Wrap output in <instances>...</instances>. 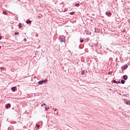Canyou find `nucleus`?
<instances>
[{"mask_svg": "<svg viewBox=\"0 0 130 130\" xmlns=\"http://www.w3.org/2000/svg\"><path fill=\"white\" fill-rule=\"evenodd\" d=\"M59 40L60 42H66V38L63 36H60L59 37Z\"/></svg>", "mask_w": 130, "mask_h": 130, "instance_id": "nucleus-1", "label": "nucleus"}, {"mask_svg": "<svg viewBox=\"0 0 130 130\" xmlns=\"http://www.w3.org/2000/svg\"><path fill=\"white\" fill-rule=\"evenodd\" d=\"M127 68H128V66L127 64H125L123 66H122L121 67V69L122 70V71H125V70H126V69H127Z\"/></svg>", "mask_w": 130, "mask_h": 130, "instance_id": "nucleus-2", "label": "nucleus"}, {"mask_svg": "<svg viewBox=\"0 0 130 130\" xmlns=\"http://www.w3.org/2000/svg\"><path fill=\"white\" fill-rule=\"evenodd\" d=\"M106 16H108V17H110V16H111V15H112V13L111 12H110V11H107L106 12Z\"/></svg>", "mask_w": 130, "mask_h": 130, "instance_id": "nucleus-3", "label": "nucleus"}, {"mask_svg": "<svg viewBox=\"0 0 130 130\" xmlns=\"http://www.w3.org/2000/svg\"><path fill=\"white\" fill-rule=\"evenodd\" d=\"M85 33L86 35H91V31L88 29H85Z\"/></svg>", "mask_w": 130, "mask_h": 130, "instance_id": "nucleus-4", "label": "nucleus"}, {"mask_svg": "<svg viewBox=\"0 0 130 130\" xmlns=\"http://www.w3.org/2000/svg\"><path fill=\"white\" fill-rule=\"evenodd\" d=\"M5 108L6 109H9V108H11V104H6Z\"/></svg>", "mask_w": 130, "mask_h": 130, "instance_id": "nucleus-5", "label": "nucleus"}, {"mask_svg": "<svg viewBox=\"0 0 130 130\" xmlns=\"http://www.w3.org/2000/svg\"><path fill=\"white\" fill-rule=\"evenodd\" d=\"M16 90H17V87L16 86H13L11 88L12 92H16Z\"/></svg>", "mask_w": 130, "mask_h": 130, "instance_id": "nucleus-6", "label": "nucleus"}, {"mask_svg": "<svg viewBox=\"0 0 130 130\" xmlns=\"http://www.w3.org/2000/svg\"><path fill=\"white\" fill-rule=\"evenodd\" d=\"M81 75H82V76H84V75H85V70H83L82 69H81Z\"/></svg>", "mask_w": 130, "mask_h": 130, "instance_id": "nucleus-7", "label": "nucleus"}, {"mask_svg": "<svg viewBox=\"0 0 130 130\" xmlns=\"http://www.w3.org/2000/svg\"><path fill=\"white\" fill-rule=\"evenodd\" d=\"M127 78H128L127 75H125L123 76V79L124 80H127Z\"/></svg>", "mask_w": 130, "mask_h": 130, "instance_id": "nucleus-8", "label": "nucleus"}, {"mask_svg": "<svg viewBox=\"0 0 130 130\" xmlns=\"http://www.w3.org/2000/svg\"><path fill=\"white\" fill-rule=\"evenodd\" d=\"M48 81V80L46 79H45L44 80H42V82L43 84V83L45 84V83H47Z\"/></svg>", "mask_w": 130, "mask_h": 130, "instance_id": "nucleus-9", "label": "nucleus"}, {"mask_svg": "<svg viewBox=\"0 0 130 130\" xmlns=\"http://www.w3.org/2000/svg\"><path fill=\"white\" fill-rule=\"evenodd\" d=\"M31 20H27L25 21V23H26V24H31Z\"/></svg>", "mask_w": 130, "mask_h": 130, "instance_id": "nucleus-10", "label": "nucleus"}, {"mask_svg": "<svg viewBox=\"0 0 130 130\" xmlns=\"http://www.w3.org/2000/svg\"><path fill=\"white\" fill-rule=\"evenodd\" d=\"M18 27H19V29H21V28H22L23 27L22 25V23H19Z\"/></svg>", "mask_w": 130, "mask_h": 130, "instance_id": "nucleus-11", "label": "nucleus"}, {"mask_svg": "<svg viewBox=\"0 0 130 130\" xmlns=\"http://www.w3.org/2000/svg\"><path fill=\"white\" fill-rule=\"evenodd\" d=\"M84 42V39L80 38V43H83Z\"/></svg>", "mask_w": 130, "mask_h": 130, "instance_id": "nucleus-12", "label": "nucleus"}, {"mask_svg": "<svg viewBox=\"0 0 130 130\" xmlns=\"http://www.w3.org/2000/svg\"><path fill=\"white\" fill-rule=\"evenodd\" d=\"M38 84H39V85H42V84H43L42 82V80L39 81L38 82Z\"/></svg>", "mask_w": 130, "mask_h": 130, "instance_id": "nucleus-13", "label": "nucleus"}, {"mask_svg": "<svg viewBox=\"0 0 130 130\" xmlns=\"http://www.w3.org/2000/svg\"><path fill=\"white\" fill-rule=\"evenodd\" d=\"M125 83V81L124 80H121V84H124Z\"/></svg>", "mask_w": 130, "mask_h": 130, "instance_id": "nucleus-14", "label": "nucleus"}, {"mask_svg": "<svg viewBox=\"0 0 130 130\" xmlns=\"http://www.w3.org/2000/svg\"><path fill=\"white\" fill-rule=\"evenodd\" d=\"M75 7H77V8L79 7H80V4H79V3H76V4H75Z\"/></svg>", "mask_w": 130, "mask_h": 130, "instance_id": "nucleus-15", "label": "nucleus"}, {"mask_svg": "<svg viewBox=\"0 0 130 130\" xmlns=\"http://www.w3.org/2000/svg\"><path fill=\"white\" fill-rule=\"evenodd\" d=\"M3 14L4 15H8V13H7V11H4L3 12Z\"/></svg>", "mask_w": 130, "mask_h": 130, "instance_id": "nucleus-16", "label": "nucleus"}, {"mask_svg": "<svg viewBox=\"0 0 130 130\" xmlns=\"http://www.w3.org/2000/svg\"><path fill=\"white\" fill-rule=\"evenodd\" d=\"M126 104H127V105H130V101H127L126 102Z\"/></svg>", "mask_w": 130, "mask_h": 130, "instance_id": "nucleus-17", "label": "nucleus"}, {"mask_svg": "<svg viewBox=\"0 0 130 130\" xmlns=\"http://www.w3.org/2000/svg\"><path fill=\"white\" fill-rule=\"evenodd\" d=\"M75 13L76 12H70V15H75Z\"/></svg>", "mask_w": 130, "mask_h": 130, "instance_id": "nucleus-18", "label": "nucleus"}, {"mask_svg": "<svg viewBox=\"0 0 130 130\" xmlns=\"http://www.w3.org/2000/svg\"><path fill=\"white\" fill-rule=\"evenodd\" d=\"M49 109V107L47 108V107H45V110L46 111H48V110Z\"/></svg>", "mask_w": 130, "mask_h": 130, "instance_id": "nucleus-19", "label": "nucleus"}, {"mask_svg": "<svg viewBox=\"0 0 130 130\" xmlns=\"http://www.w3.org/2000/svg\"><path fill=\"white\" fill-rule=\"evenodd\" d=\"M19 32H14V35H19Z\"/></svg>", "mask_w": 130, "mask_h": 130, "instance_id": "nucleus-20", "label": "nucleus"}, {"mask_svg": "<svg viewBox=\"0 0 130 130\" xmlns=\"http://www.w3.org/2000/svg\"><path fill=\"white\" fill-rule=\"evenodd\" d=\"M94 46H95V48H99V47H98V45H97V44H95Z\"/></svg>", "mask_w": 130, "mask_h": 130, "instance_id": "nucleus-21", "label": "nucleus"}, {"mask_svg": "<svg viewBox=\"0 0 130 130\" xmlns=\"http://www.w3.org/2000/svg\"><path fill=\"white\" fill-rule=\"evenodd\" d=\"M1 71H5V68H4V67H1Z\"/></svg>", "mask_w": 130, "mask_h": 130, "instance_id": "nucleus-22", "label": "nucleus"}, {"mask_svg": "<svg viewBox=\"0 0 130 130\" xmlns=\"http://www.w3.org/2000/svg\"><path fill=\"white\" fill-rule=\"evenodd\" d=\"M112 74V72L110 71L108 72V75H111Z\"/></svg>", "mask_w": 130, "mask_h": 130, "instance_id": "nucleus-23", "label": "nucleus"}, {"mask_svg": "<svg viewBox=\"0 0 130 130\" xmlns=\"http://www.w3.org/2000/svg\"><path fill=\"white\" fill-rule=\"evenodd\" d=\"M116 84H120V81H116Z\"/></svg>", "mask_w": 130, "mask_h": 130, "instance_id": "nucleus-24", "label": "nucleus"}, {"mask_svg": "<svg viewBox=\"0 0 130 130\" xmlns=\"http://www.w3.org/2000/svg\"><path fill=\"white\" fill-rule=\"evenodd\" d=\"M113 83H114V84H116V80H114L113 81Z\"/></svg>", "mask_w": 130, "mask_h": 130, "instance_id": "nucleus-25", "label": "nucleus"}, {"mask_svg": "<svg viewBox=\"0 0 130 130\" xmlns=\"http://www.w3.org/2000/svg\"><path fill=\"white\" fill-rule=\"evenodd\" d=\"M23 41H25V42H26V41H27V39H24Z\"/></svg>", "mask_w": 130, "mask_h": 130, "instance_id": "nucleus-26", "label": "nucleus"}, {"mask_svg": "<svg viewBox=\"0 0 130 130\" xmlns=\"http://www.w3.org/2000/svg\"><path fill=\"white\" fill-rule=\"evenodd\" d=\"M8 130H12V128H11V127H9L8 128Z\"/></svg>", "mask_w": 130, "mask_h": 130, "instance_id": "nucleus-27", "label": "nucleus"}, {"mask_svg": "<svg viewBox=\"0 0 130 130\" xmlns=\"http://www.w3.org/2000/svg\"><path fill=\"white\" fill-rule=\"evenodd\" d=\"M3 37H2V36H0V40H2Z\"/></svg>", "mask_w": 130, "mask_h": 130, "instance_id": "nucleus-28", "label": "nucleus"}, {"mask_svg": "<svg viewBox=\"0 0 130 130\" xmlns=\"http://www.w3.org/2000/svg\"><path fill=\"white\" fill-rule=\"evenodd\" d=\"M54 111H57V109H55Z\"/></svg>", "mask_w": 130, "mask_h": 130, "instance_id": "nucleus-29", "label": "nucleus"}, {"mask_svg": "<svg viewBox=\"0 0 130 130\" xmlns=\"http://www.w3.org/2000/svg\"><path fill=\"white\" fill-rule=\"evenodd\" d=\"M37 126V127H40V125H38Z\"/></svg>", "mask_w": 130, "mask_h": 130, "instance_id": "nucleus-30", "label": "nucleus"}, {"mask_svg": "<svg viewBox=\"0 0 130 130\" xmlns=\"http://www.w3.org/2000/svg\"><path fill=\"white\" fill-rule=\"evenodd\" d=\"M43 105H44L45 106H46V104L45 103H44V104H43Z\"/></svg>", "mask_w": 130, "mask_h": 130, "instance_id": "nucleus-31", "label": "nucleus"}, {"mask_svg": "<svg viewBox=\"0 0 130 130\" xmlns=\"http://www.w3.org/2000/svg\"><path fill=\"white\" fill-rule=\"evenodd\" d=\"M2 49V46H0V49Z\"/></svg>", "mask_w": 130, "mask_h": 130, "instance_id": "nucleus-32", "label": "nucleus"}, {"mask_svg": "<svg viewBox=\"0 0 130 130\" xmlns=\"http://www.w3.org/2000/svg\"><path fill=\"white\" fill-rule=\"evenodd\" d=\"M41 106H43V104H42V105H41Z\"/></svg>", "mask_w": 130, "mask_h": 130, "instance_id": "nucleus-33", "label": "nucleus"}, {"mask_svg": "<svg viewBox=\"0 0 130 130\" xmlns=\"http://www.w3.org/2000/svg\"><path fill=\"white\" fill-rule=\"evenodd\" d=\"M123 96H125V94H124Z\"/></svg>", "mask_w": 130, "mask_h": 130, "instance_id": "nucleus-34", "label": "nucleus"}, {"mask_svg": "<svg viewBox=\"0 0 130 130\" xmlns=\"http://www.w3.org/2000/svg\"><path fill=\"white\" fill-rule=\"evenodd\" d=\"M16 20H17V21H18V18H17Z\"/></svg>", "mask_w": 130, "mask_h": 130, "instance_id": "nucleus-35", "label": "nucleus"}, {"mask_svg": "<svg viewBox=\"0 0 130 130\" xmlns=\"http://www.w3.org/2000/svg\"><path fill=\"white\" fill-rule=\"evenodd\" d=\"M39 17L40 18V16H39Z\"/></svg>", "mask_w": 130, "mask_h": 130, "instance_id": "nucleus-36", "label": "nucleus"}]
</instances>
